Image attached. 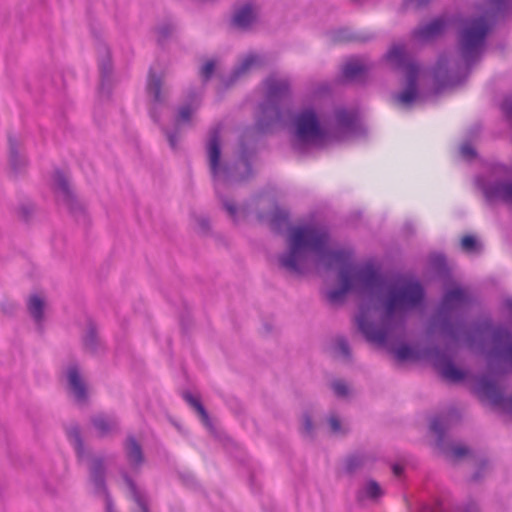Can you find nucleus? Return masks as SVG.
Masks as SVG:
<instances>
[{"label":"nucleus","instance_id":"1","mask_svg":"<svg viewBox=\"0 0 512 512\" xmlns=\"http://www.w3.org/2000/svg\"><path fill=\"white\" fill-rule=\"evenodd\" d=\"M263 98L253 130L259 136L271 134L276 128L286 129L294 150L306 152L327 144L326 110L315 103L292 106L293 91L288 79L270 75L263 81Z\"/></svg>","mask_w":512,"mask_h":512},{"label":"nucleus","instance_id":"2","mask_svg":"<svg viewBox=\"0 0 512 512\" xmlns=\"http://www.w3.org/2000/svg\"><path fill=\"white\" fill-rule=\"evenodd\" d=\"M312 267L318 271L335 274V282L325 292L330 304L343 305L349 295L355 294L367 299L372 311V295L377 288V276L381 272L380 261L369 258L363 262H357L353 248L332 240L308 257L303 273L289 274L303 277L311 271Z\"/></svg>","mask_w":512,"mask_h":512},{"label":"nucleus","instance_id":"3","mask_svg":"<svg viewBox=\"0 0 512 512\" xmlns=\"http://www.w3.org/2000/svg\"><path fill=\"white\" fill-rule=\"evenodd\" d=\"M434 301L426 283L414 271L383 270L381 266L372 295V311L378 318L359 312L351 320H433Z\"/></svg>","mask_w":512,"mask_h":512},{"label":"nucleus","instance_id":"4","mask_svg":"<svg viewBox=\"0 0 512 512\" xmlns=\"http://www.w3.org/2000/svg\"><path fill=\"white\" fill-rule=\"evenodd\" d=\"M256 218L261 223L267 221L274 234L284 237L285 248L277 256V264L287 273H303L308 257L332 241L330 227L314 214L293 222L290 211L277 201L268 212L257 211Z\"/></svg>","mask_w":512,"mask_h":512},{"label":"nucleus","instance_id":"5","mask_svg":"<svg viewBox=\"0 0 512 512\" xmlns=\"http://www.w3.org/2000/svg\"><path fill=\"white\" fill-rule=\"evenodd\" d=\"M484 19L489 25L488 29H484V20L476 15L440 14L416 27L413 36L420 44H430L443 37L450 28H454L456 43H459V49L464 52L466 41L490 35L494 26H491L486 16Z\"/></svg>","mask_w":512,"mask_h":512},{"label":"nucleus","instance_id":"6","mask_svg":"<svg viewBox=\"0 0 512 512\" xmlns=\"http://www.w3.org/2000/svg\"><path fill=\"white\" fill-rule=\"evenodd\" d=\"M433 320H496L481 297L460 281L441 287Z\"/></svg>","mask_w":512,"mask_h":512},{"label":"nucleus","instance_id":"7","mask_svg":"<svg viewBox=\"0 0 512 512\" xmlns=\"http://www.w3.org/2000/svg\"><path fill=\"white\" fill-rule=\"evenodd\" d=\"M489 35L466 41L465 51L461 52L459 43H456V60L454 71L450 67V57L446 52L439 54L435 64L429 72L433 82L434 91L440 92L445 88L455 87L466 81L473 67L481 60L488 46Z\"/></svg>","mask_w":512,"mask_h":512},{"label":"nucleus","instance_id":"8","mask_svg":"<svg viewBox=\"0 0 512 512\" xmlns=\"http://www.w3.org/2000/svg\"><path fill=\"white\" fill-rule=\"evenodd\" d=\"M383 58L393 69L402 73L400 90L393 94L394 103L398 107L410 110L419 102L426 100L428 94L420 85L423 66L404 43H393Z\"/></svg>","mask_w":512,"mask_h":512},{"label":"nucleus","instance_id":"9","mask_svg":"<svg viewBox=\"0 0 512 512\" xmlns=\"http://www.w3.org/2000/svg\"><path fill=\"white\" fill-rule=\"evenodd\" d=\"M222 122H218L211 127L205 141V154L210 173L214 179L223 177L227 183L238 182L249 177L253 172L252 157L256 154V148L240 139L239 141V160L243 163L245 170L239 176L235 175L236 166L223 160V139Z\"/></svg>","mask_w":512,"mask_h":512},{"label":"nucleus","instance_id":"10","mask_svg":"<svg viewBox=\"0 0 512 512\" xmlns=\"http://www.w3.org/2000/svg\"><path fill=\"white\" fill-rule=\"evenodd\" d=\"M405 322H358V330L374 345L394 348L398 361H415L420 353L415 347L403 344L407 338Z\"/></svg>","mask_w":512,"mask_h":512},{"label":"nucleus","instance_id":"11","mask_svg":"<svg viewBox=\"0 0 512 512\" xmlns=\"http://www.w3.org/2000/svg\"><path fill=\"white\" fill-rule=\"evenodd\" d=\"M327 144L350 136H366L368 131L357 108L338 105L332 113L326 111Z\"/></svg>","mask_w":512,"mask_h":512},{"label":"nucleus","instance_id":"12","mask_svg":"<svg viewBox=\"0 0 512 512\" xmlns=\"http://www.w3.org/2000/svg\"><path fill=\"white\" fill-rule=\"evenodd\" d=\"M90 31L93 38L97 41L96 49L98 53L97 64L99 71V83L97 86V94L101 101L109 102L113 97L114 89V62L112 51L109 45L102 37V29L100 25L90 22Z\"/></svg>","mask_w":512,"mask_h":512},{"label":"nucleus","instance_id":"13","mask_svg":"<svg viewBox=\"0 0 512 512\" xmlns=\"http://www.w3.org/2000/svg\"><path fill=\"white\" fill-rule=\"evenodd\" d=\"M372 65L365 62L358 55H350L342 64L339 73L334 79L336 85H357L365 87L370 81Z\"/></svg>","mask_w":512,"mask_h":512},{"label":"nucleus","instance_id":"14","mask_svg":"<svg viewBox=\"0 0 512 512\" xmlns=\"http://www.w3.org/2000/svg\"><path fill=\"white\" fill-rule=\"evenodd\" d=\"M261 6L255 0L235 2L231 6L228 26L240 32L250 31L260 21Z\"/></svg>","mask_w":512,"mask_h":512},{"label":"nucleus","instance_id":"15","mask_svg":"<svg viewBox=\"0 0 512 512\" xmlns=\"http://www.w3.org/2000/svg\"><path fill=\"white\" fill-rule=\"evenodd\" d=\"M66 210L68 211L75 224L82 228L85 235H87L92 226V218L88 210V204L86 201L78 197L67 177Z\"/></svg>","mask_w":512,"mask_h":512},{"label":"nucleus","instance_id":"16","mask_svg":"<svg viewBox=\"0 0 512 512\" xmlns=\"http://www.w3.org/2000/svg\"><path fill=\"white\" fill-rule=\"evenodd\" d=\"M428 267L430 279L441 283V287L458 281L453 275L447 256L443 252H434L429 256Z\"/></svg>","mask_w":512,"mask_h":512},{"label":"nucleus","instance_id":"17","mask_svg":"<svg viewBox=\"0 0 512 512\" xmlns=\"http://www.w3.org/2000/svg\"><path fill=\"white\" fill-rule=\"evenodd\" d=\"M262 63V58L257 53L247 54L238 64H236L230 74L225 77L219 74L218 77L221 80V86L218 88V92H223L228 89L234 82H236L241 76L247 73L251 68L259 66Z\"/></svg>","mask_w":512,"mask_h":512},{"label":"nucleus","instance_id":"18","mask_svg":"<svg viewBox=\"0 0 512 512\" xmlns=\"http://www.w3.org/2000/svg\"><path fill=\"white\" fill-rule=\"evenodd\" d=\"M70 393L77 404H84L88 397L86 383L76 366H71L67 372Z\"/></svg>","mask_w":512,"mask_h":512},{"label":"nucleus","instance_id":"19","mask_svg":"<svg viewBox=\"0 0 512 512\" xmlns=\"http://www.w3.org/2000/svg\"><path fill=\"white\" fill-rule=\"evenodd\" d=\"M482 13L490 21L491 26H495L499 18L512 14V0H486Z\"/></svg>","mask_w":512,"mask_h":512},{"label":"nucleus","instance_id":"20","mask_svg":"<svg viewBox=\"0 0 512 512\" xmlns=\"http://www.w3.org/2000/svg\"><path fill=\"white\" fill-rule=\"evenodd\" d=\"M477 393L482 399L489 400L495 405L503 404L512 410V398L503 399L497 385L487 379H481L477 385Z\"/></svg>","mask_w":512,"mask_h":512},{"label":"nucleus","instance_id":"21","mask_svg":"<svg viewBox=\"0 0 512 512\" xmlns=\"http://www.w3.org/2000/svg\"><path fill=\"white\" fill-rule=\"evenodd\" d=\"M197 98V92L190 90L187 95V101L177 109L174 125L180 127V125L189 124L191 122L194 113L200 106V101H197Z\"/></svg>","mask_w":512,"mask_h":512},{"label":"nucleus","instance_id":"22","mask_svg":"<svg viewBox=\"0 0 512 512\" xmlns=\"http://www.w3.org/2000/svg\"><path fill=\"white\" fill-rule=\"evenodd\" d=\"M164 75L157 73L152 67L149 68L146 82V92L151 96L153 104H164L166 99L162 94Z\"/></svg>","mask_w":512,"mask_h":512},{"label":"nucleus","instance_id":"23","mask_svg":"<svg viewBox=\"0 0 512 512\" xmlns=\"http://www.w3.org/2000/svg\"><path fill=\"white\" fill-rule=\"evenodd\" d=\"M334 39L337 42L340 43H351V42H358V43H368L375 39V36L373 34H358L352 32L347 27H341L335 31Z\"/></svg>","mask_w":512,"mask_h":512},{"label":"nucleus","instance_id":"24","mask_svg":"<svg viewBox=\"0 0 512 512\" xmlns=\"http://www.w3.org/2000/svg\"><path fill=\"white\" fill-rule=\"evenodd\" d=\"M307 97V103H315V105H318L323 100H332L334 98L332 85L329 82L318 83L310 90Z\"/></svg>","mask_w":512,"mask_h":512},{"label":"nucleus","instance_id":"25","mask_svg":"<svg viewBox=\"0 0 512 512\" xmlns=\"http://www.w3.org/2000/svg\"><path fill=\"white\" fill-rule=\"evenodd\" d=\"M93 425L101 436H106L117 428V422L105 415L96 416L93 419Z\"/></svg>","mask_w":512,"mask_h":512},{"label":"nucleus","instance_id":"26","mask_svg":"<svg viewBox=\"0 0 512 512\" xmlns=\"http://www.w3.org/2000/svg\"><path fill=\"white\" fill-rule=\"evenodd\" d=\"M460 247L467 253H479L483 249L480 239L472 233L464 234L460 238Z\"/></svg>","mask_w":512,"mask_h":512},{"label":"nucleus","instance_id":"27","mask_svg":"<svg viewBox=\"0 0 512 512\" xmlns=\"http://www.w3.org/2000/svg\"><path fill=\"white\" fill-rule=\"evenodd\" d=\"M382 495L383 491L379 484L373 480H370L358 492V499L359 501H364L365 499L376 500Z\"/></svg>","mask_w":512,"mask_h":512},{"label":"nucleus","instance_id":"28","mask_svg":"<svg viewBox=\"0 0 512 512\" xmlns=\"http://www.w3.org/2000/svg\"><path fill=\"white\" fill-rule=\"evenodd\" d=\"M28 310L35 320H40L43 317L45 309V300L39 294L31 295L28 299Z\"/></svg>","mask_w":512,"mask_h":512},{"label":"nucleus","instance_id":"29","mask_svg":"<svg viewBox=\"0 0 512 512\" xmlns=\"http://www.w3.org/2000/svg\"><path fill=\"white\" fill-rule=\"evenodd\" d=\"M217 68H218V59H216V58L206 59L202 63L200 70H199V75H200L202 83L206 84L210 80H212V78L216 75Z\"/></svg>","mask_w":512,"mask_h":512},{"label":"nucleus","instance_id":"30","mask_svg":"<svg viewBox=\"0 0 512 512\" xmlns=\"http://www.w3.org/2000/svg\"><path fill=\"white\" fill-rule=\"evenodd\" d=\"M175 30V25L170 21L164 22L161 25L157 26L155 28V32L157 34L156 42L158 46H163L172 36Z\"/></svg>","mask_w":512,"mask_h":512},{"label":"nucleus","instance_id":"31","mask_svg":"<svg viewBox=\"0 0 512 512\" xmlns=\"http://www.w3.org/2000/svg\"><path fill=\"white\" fill-rule=\"evenodd\" d=\"M442 377L450 382H459L464 379L465 374L462 370L456 368L453 364L447 363L439 369Z\"/></svg>","mask_w":512,"mask_h":512},{"label":"nucleus","instance_id":"32","mask_svg":"<svg viewBox=\"0 0 512 512\" xmlns=\"http://www.w3.org/2000/svg\"><path fill=\"white\" fill-rule=\"evenodd\" d=\"M126 452L129 459V462L132 465H138L142 462V452L140 446L137 444V442L130 438L126 445Z\"/></svg>","mask_w":512,"mask_h":512},{"label":"nucleus","instance_id":"33","mask_svg":"<svg viewBox=\"0 0 512 512\" xmlns=\"http://www.w3.org/2000/svg\"><path fill=\"white\" fill-rule=\"evenodd\" d=\"M161 130L165 134L171 150L174 152L178 151L180 141V127L174 125L172 130H169L166 127H162Z\"/></svg>","mask_w":512,"mask_h":512},{"label":"nucleus","instance_id":"34","mask_svg":"<svg viewBox=\"0 0 512 512\" xmlns=\"http://www.w3.org/2000/svg\"><path fill=\"white\" fill-rule=\"evenodd\" d=\"M222 208L227 215L233 220L235 224L239 222V211L240 208L236 202L227 199L225 196H221Z\"/></svg>","mask_w":512,"mask_h":512},{"label":"nucleus","instance_id":"35","mask_svg":"<svg viewBox=\"0 0 512 512\" xmlns=\"http://www.w3.org/2000/svg\"><path fill=\"white\" fill-rule=\"evenodd\" d=\"M184 399L188 402V404L193 407L197 413L199 414L201 420L205 423V424H208V414L206 412V410L204 409L203 405L201 404L200 400L193 396L192 394L190 393H185L184 394Z\"/></svg>","mask_w":512,"mask_h":512},{"label":"nucleus","instance_id":"36","mask_svg":"<svg viewBox=\"0 0 512 512\" xmlns=\"http://www.w3.org/2000/svg\"><path fill=\"white\" fill-rule=\"evenodd\" d=\"M460 154L461 156L471 162L479 157V153L475 146L472 144L470 139H467L464 143L460 146Z\"/></svg>","mask_w":512,"mask_h":512},{"label":"nucleus","instance_id":"37","mask_svg":"<svg viewBox=\"0 0 512 512\" xmlns=\"http://www.w3.org/2000/svg\"><path fill=\"white\" fill-rule=\"evenodd\" d=\"M500 320H512V296H505L498 308Z\"/></svg>","mask_w":512,"mask_h":512},{"label":"nucleus","instance_id":"38","mask_svg":"<svg viewBox=\"0 0 512 512\" xmlns=\"http://www.w3.org/2000/svg\"><path fill=\"white\" fill-rule=\"evenodd\" d=\"M433 0H402L401 7L406 10L409 6H413L415 9H423L430 5Z\"/></svg>","mask_w":512,"mask_h":512},{"label":"nucleus","instance_id":"39","mask_svg":"<svg viewBox=\"0 0 512 512\" xmlns=\"http://www.w3.org/2000/svg\"><path fill=\"white\" fill-rule=\"evenodd\" d=\"M126 482L131 491L132 497L139 505L141 512H148L147 506H146L145 502L143 501V499L141 498V496L136 491L135 485L129 479H126Z\"/></svg>","mask_w":512,"mask_h":512},{"label":"nucleus","instance_id":"40","mask_svg":"<svg viewBox=\"0 0 512 512\" xmlns=\"http://www.w3.org/2000/svg\"><path fill=\"white\" fill-rule=\"evenodd\" d=\"M335 353L343 357H349V347L347 342L343 338H338L335 342Z\"/></svg>","mask_w":512,"mask_h":512},{"label":"nucleus","instance_id":"41","mask_svg":"<svg viewBox=\"0 0 512 512\" xmlns=\"http://www.w3.org/2000/svg\"><path fill=\"white\" fill-rule=\"evenodd\" d=\"M69 440L74 445L75 450L77 451L78 455L81 456V449H82V442L80 439V435L78 431L72 430L69 432Z\"/></svg>","mask_w":512,"mask_h":512},{"label":"nucleus","instance_id":"42","mask_svg":"<svg viewBox=\"0 0 512 512\" xmlns=\"http://www.w3.org/2000/svg\"><path fill=\"white\" fill-rule=\"evenodd\" d=\"M158 104H153L149 107V116L152 119V121L156 124H160L161 120V112L159 108L157 107Z\"/></svg>","mask_w":512,"mask_h":512},{"label":"nucleus","instance_id":"43","mask_svg":"<svg viewBox=\"0 0 512 512\" xmlns=\"http://www.w3.org/2000/svg\"><path fill=\"white\" fill-rule=\"evenodd\" d=\"M332 387H333V390H334L335 394L338 395V396L342 397V396L347 395V393H348V387L342 381L334 382Z\"/></svg>","mask_w":512,"mask_h":512},{"label":"nucleus","instance_id":"44","mask_svg":"<svg viewBox=\"0 0 512 512\" xmlns=\"http://www.w3.org/2000/svg\"><path fill=\"white\" fill-rule=\"evenodd\" d=\"M197 223L204 234H208L211 231V222L208 217H200Z\"/></svg>","mask_w":512,"mask_h":512},{"label":"nucleus","instance_id":"45","mask_svg":"<svg viewBox=\"0 0 512 512\" xmlns=\"http://www.w3.org/2000/svg\"><path fill=\"white\" fill-rule=\"evenodd\" d=\"M468 454V449L464 446H455L451 450V458L459 459Z\"/></svg>","mask_w":512,"mask_h":512},{"label":"nucleus","instance_id":"46","mask_svg":"<svg viewBox=\"0 0 512 512\" xmlns=\"http://www.w3.org/2000/svg\"><path fill=\"white\" fill-rule=\"evenodd\" d=\"M502 110L506 114V116L510 119H512V96L511 97H505L502 102Z\"/></svg>","mask_w":512,"mask_h":512},{"label":"nucleus","instance_id":"47","mask_svg":"<svg viewBox=\"0 0 512 512\" xmlns=\"http://www.w3.org/2000/svg\"><path fill=\"white\" fill-rule=\"evenodd\" d=\"M328 421H329V425H330L331 431L333 433H340L342 431L341 423H340L339 419L336 416H330Z\"/></svg>","mask_w":512,"mask_h":512},{"label":"nucleus","instance_id":"48","mask_svg":"<svg viewBox=\"0 0 512 512\" xmlns=\"http://www.w3.org/2000/svg\"><path fill=\"white\" fill-rule=\"evenodd\" d=\"M482 126L480 124H474L469 129V137L470 141H472L473 138L477 137L481 131Z\"/></svg>","mask_w":512,"mask_h":512},{"label":"nucleus","instance_id":"49","mask_svg":"<svg viewBox=\"0 0 512 512\" xmlns=\"http://www.w3.org/2000/svg\"><path fill=\"white\" fill-rule=\"evenodd\" d=\"M101 468H102V463H101V461H100V460H98V459H95V460L92 462V467H91V469H92V474H93L95 477H97V475H98V473L100 472Z\"/></svg>","mask_w":512,"mask_h":512},{"label":"nucleus","instance_id":"50","mask_svg":"<svg viewBox=\"0 0 512 512\" xmlns=\"http://www.w3.org/2000/svg\"><path fill=\"white\" fill-rule=\"evenodd\" d=\"M359 463V458L356 457V456H353L351 458L348 459L347 461V469L349 471H352Z\"/></svg>","mask_w":512,"mask_h":512},{"label":"nucleus","instance_id":"51","mask_svg":"<svg viewBox=\"0 0 512 512\" xmlns=\"http://www.w3.org/2000/svg\"><path fill=\"white\" fill-rule=\"evenodd\" d=\"M431 429L436 433H439L441 431L440 421L438 419L432 421Z\"/></svg>","mask_w":512,"mask_h":512},{"label":"nucleus","instance_id":"52","mask_svg":"<svg viewBox=\"0 0 512 512\" xmlns=\"http://www.w3.org/2000/svg\"><path fill=\"white\" fill-rule=\"evenodd\" d=\"M304 429L306 432H310L312 430V422L309 417H305L304 419Z\"/></svg>","mask_w":512,"mask_h":512},{"label":"nucleus","instance_id":"53","mask_svg":"<svg viewBox=\"0 0 512 512\" xmlns=\"http://www.w3.org/2000/svg\"><path fill=\"white\" fill-rule=\"evenodd\" d=\"M393 472L396 476H399L402 473V468L398 465H395L393 467Z\"/></svg>","mask_w":512,"mask_h":512},{"label":"nucleus","instance_id":"54","mask_svg":"<svg viewBox=\"0 0 512 512\" xmlns=\"http://www.w3.org/2000/svg\"><path fill=\"white\" fill-rule=\"evenodd\" d=\"M465 512H477V508L475 505L469 506L465 509Z\"/></svg>","mask_w":512,"mask_h":512},{"label":"nucleus","instance_id":"55","mask_svg":"<svg viewBox=\"0 0 512 512\" xmlns=\"http://www.w3.org/2000/svg\"><path fill=\"white\" fill-rule=\"evenodd\" d=\"M57 185L59 188H63L64 187V182L61 180V178L59 177V179L57 180Z\"/></svg>","mask_w":512,"mask_h":512},{"label":"nucleus","instance_id":"56","mask_svg":"<svg viewBox=\"0 0 512 512\" xmlns=\"http://www.w3.org/2000/svg\"><path fill=\"white\" fill-rule=\"evenodd\" d=\"M107 512H114L111 506V503L108 501L107 503Z\"/></svg>","mask_w":512,"mask_h":512},{"label":"nucleus","instance_id":"57","mask_svg":"<svg viewBox=\"0 0 512 512\" xmlns=\"http://www.w3.org/2000/svg\"><path fill=\"white\" fill-rule=\"evenodd\" d=\"M508 354H509V358H510L511 363H512V345L509 347Z\"/></svg>","mask_w":512,"mask_h":512},{"label":"nucleus","instance_id":"58","mask_svg":"<svg viewBox=\"0 0 512 512\" xmlns=\"http://www.w3.org/2000/svg\"><path fill=\"white\" fill-rule=\"evenodd\" d=\"M180 320H181V321H184V320H187V319L185 318V316H184V315H182V316L180 317Z\"/></svg>","mask_w":512,"mask_h":512},{"label":"nucleus","instance_id":"59","mask_svg":"<svg viewBox=\"0 0 512 512\" xmlns=\"http://www.w3.org/2000/svg\"><path fill=\"white\" fill-rule=\"evenodd\" d=\"M12 160L14 159V152H11Z\"/></svg>","mask_w":512,"mask_h":512},{"label":"nucleus","instance_id":"60","mask_svg":"<svg viewBox=\"0 0 512 512\" xmlns=\"http://www.w3.org/2000/svg\"><path fill=\"white\" fill-rule=\"evenodd\" d=\"M444 324H451L452 322H448V321H445L443 322Z\"/></svg>","mask_w":512,"mask_h":512}]
</instances>
